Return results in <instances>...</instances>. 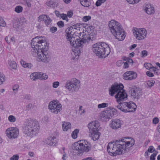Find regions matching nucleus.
Masks as SVG:
<instances>
[{
    "instance_id": "nucleus-1",
    "label": "nucleus",
    "mask_w": 160,
    "mask_h": 160,
    "mask_svg": "<svg viewBox=\"0 0 160 160\" xmlns=\"http://www.w3.org/2000/svg\"><path fill=\"white\" fill-rule=\"evenodd\" d=\"M42 36H37L33 38L31 42L32 49V55L37 58L44 62H48L50 58L48 54V45L45 40L42 39Z\"/></svg>"
},
{
    "instance_id": "nucleus-2",
    "label": "nucleus",
    "mask_w": 160,
    "mask_h": 160,
    "mask_svg": "<svg viewBox=\"0 0 160 160\" xmlns=\"http://www.w3.org/2000/svg\"><path fill=\"white\" fill-rule=\"evenodd\" d=\"M124 139L116 140L109 142L107 146L108 152L111 156L120 155L125 153L126 148L134 145V140L132 139L130 141L125 142Z\"/></svg>"
},
{
    "instance_id": "nucleus-3",
    "label": "nucleus",
    "mask_w": 160,
    "mask_h": 160,
    "mask_svg": "<svg viewBox=\"0 0 160 160\" xmlns=\"http://www.w3.org/2000/svg\"><path fill=\"white\" fill-rule=\"evenodd\" d=\"M39 129V125L37 120L30 118L25 121L22 132L27 136L32 138L38 132Z\"/></svg>"
},
{
    "instance_id": "nucleus-4",
    "label": "nucleus",
    "mask_w": 160,
    "mask_h": 160,
    "mask_svg": "<svg viewBox=\"0 0 160 160\" xmlns=\"http://www.w3.org/2000/svg\"><path fill=\"white\" fill-rule=\"evenodd\" d=\"M108 26L110 30L116 39L119 41L123 40L125 37V32L121 24L114 20L109 22Z\"/></svg>"
},
{
    "instance_id": "nucleus-5",
    "label": "nucleus",
    "mask_w": 160,
    "mask_h": 160,
    "mask_svg": "<svg viewBox=\"0 0 160 160\" xmlns=\"http://www.w3.org/2000/svg\"><path fill=\"white\" fill-rule=\"evenodd\" d=\"M100 123L97 120L92 121L88 125V127L90 133L89 136L93 141L97 140L99 138V131L100 129Z\"/></svg>"
},
{
    "instance_id": "nucleus-6",
    "label": "nucleus",
    "mask_w": 160,
    "mask_h": 160,
    "mask_svg": "<svg viewBox=\"0 0 160 160\" xmlns=\"http://www.w3.org/2000/svg\"><path fill=\"white\" fill-rule=\"evenodd\" d=\"M92 145L90 143L85 140H82L75 143L73 149L79 154L89 152L91 149Z\"/></svg>"
},
{
    "instance_id": "nucleus-7",
    "label": "nucleus",
    "mask_w": 160,
    "mask_h": 160,
    "mask_svg": "<svg viewBox=\"0 0 160 160\" xmlns=\"http://www.w3.org/2000/svg\"><path fill=\"white\" fill-rule=\"evenodd\" d=\"M117 108L124 112H134L136 111L137 106L132 102H123L117 106Z\"/></svg>"
},
{
    "instance_id": "nucleus-8",
    "label": "nucleus",
    "mask_w": 160,
    "mask_h": 160,
    "mask_svg": "<svg viewBox=\"0 0 160 160\" xmlns=\"http://www.w3.org/2000/svg\"><path fill=\"white\" fill-rule=\"evenodd\" d=\"M80 83L79 80L72 78L67 81L65 87L70 91L77 92L80 88Z\"/></svg>"
},
{
    "instance_id": "nucleus-9",
    "label": "nucleus",
    "mask_w": 160,
    "mask_h": 160,
    "mask_svg": "<svg viewBox=\"0 0 160 160\" xmlns=\"http://www.w3.org/2000/svg\"><path fill=\"white\" fill-rule=\"evenodd\" d=\"M132 31L133 35L138 40H142L146 37L147 32L144 28H134Z\"/></svg>"
},
{
    "instance_id": "nucleus-10",
    "label": "nucleus",
    "mask_w": 160,
    "mask_h": 160,
    "mask_svg": "<svg viewBox=\"0 0 160 160\" xmlns=\"http://www.w3.org/2000/svg\"><path fill=\"white\" fill-rule=\"evenodd\" d=\"M48 108L52 112L55 114H58L62 110L61 104L54 100L49 102Z\"/></svg>"
},
{
    "instance_id": "nucleus-11",
    "label": "nucleus",
    "mask_w": 160,
    "mask_h": 160,
    "mask_svg": "<svg viewBox=\"0 0 160 160\" xmlns=\"http://www.w3.org/2000/svg\"><path fill=\"white\" fill-rule=\"evenodd\" d=\"M6 133L7 137L10 139H12L17 138L19 134V131L17 128L11 127L8 128Z\"/></svg>"
},
{
    "instance_id": "nucleus-12",
    "label": "nucleus",
    "mask_w": 160,
    "mask_h": 160,
    "mask_svg": "<svg viewBox=\"0 0 160 160\" xmlns=\"http://www.w3.org/2000/svg\"><path fill=\"white\" fill-rule=\"evenodd\" d=\"M116 110L114 108L109 109L103 111L101 113V117L105 119H111L116 115Z\"/></svg>"
},
{
    "instance_id": "nucleus-13",
    "label": "nucleus",
    "mask_w": 160,
    "mask_h": 160,
    "mask_svg": "<svg viewBox=\"0 0 160 160\" xmlns=\"http://www.w3.org/2000/svg\"><path fill=\"white\" fill-rule=\"evenodd\" d=\"M115 97L117 102L119 104L123 101L127 100L128 96L125 91L122 89L117 93L115 95Z\"/></svg>"
},
{
    "instance_id": "nucleus-14",
    "label": "nucleus",
    "mask_w": 160,
    "mask_h": 160,
    "mask_svg": "<svg viewBox=\"0 0 160 160\" xmlns=\"http://www.w3.org/2000/svg\"><path fill=\"white\" fill-rule=\"evenodd\" d=\"M110 52V48L104 42L101 43V58H104L107 57Z\"/></svg>"
},
{
    "instance_id": "nucleus-15",
    "label": "nucleus",
    "mask_w": 160,
    "mask_h": 160,
    "mask_svg": "<svg viewBox=\"0 0 160 160\" xmlns=\"http://www.w3.org/2000/svg\"><path fill=\"white\" fill-rule=\"evenodd\" d=\"M123 87V85L121 84L112 85L109 89V94L111 96H113L115 94H116L119 91L122 90Z\"/></svg>"
},
{
    "instance_id": "nucleus-16",
    "label": "nucleus",
    "mask_w": 160,
    "mask_h": 160,
    "mask_svg": "<svg viewBox=\"0 0 160 160\" xmlns=\"http://www.w3.org/2000/svg\"><path fill=\"white\" fill-rule=\"evenodd\" d=\"M131 97L132 98L139 99L142 95V91L139 88H133L130 90Z\"/></svg>"
},
{
    "instance_id": "nucleus-17",
    "label": "nucleus",
    "mask_w": 160,
    "mask_h": 160,
    "mask_svg": "<svg viewBox=\"0 0 160 160\" xmlns=\"http://www.w3.org/2000/svg\"><path fill=\"white\" fill-rule=\"evenodd\" d=\"M137 73L133 71L126 72L123 75V78L126 80H132L135 79L137 77Z\"/></svg>"
},
{
    "instance_id": "nucleus-18",
    "label": "nucleus",
    "mask_w": 160,
    "mask_h": 160,
    "mask_svg": "<svg viewBox=\"0 0 160 160\" xmlns=\"http://www.w3.org/2000/svg\"><path fill=\"white\" fill-rule=\"evenodd\" d=\"M122 122L119 119H112L110 123V127L113 129H117L121 127Z\"/></svg>"
},
{
    "instance_id": "nucleus-19",
    "label": "nucleus",
    "mask_w": 160,
    "mask_h": 160,
    "mask_svg": "<svg viewBox=\"0 0 160 160\" xmlns=\"http://www.w3.org/2000/svg\"><path fill=\"white\" fill-rule=\"evenodd\" d=\"M66 33V38L68 40L71 41L75 40V37L73 36L74 34V30L71 28V26L65 30Z\"/></svg>"
},
{
    "instance_id": "nucleus-20",
    "label": "nucleus",
    "mask_w": 160,
    "mask_h": 160,
    "mask_svg": "<svg viewBox=\"0 0 160 160\" xmlns=\"http://www.w3.org/2000/svg\"><path fill=\"white\" fill-rule=\"evenodd\" d=\"M145 12L149 15L154 13L155 10L153 6L150 4H146L144 6Z\"/></svg>"
},
{
    "instance_id": "nucleus-21",
    "label": "nucleus",
    "mask_w": 160,
    "mask_h": 160,
    "mask_svg": "<svg viewBox=\"0 0 160 160\" xmlns=\"http://www.w3.org/2000/svg\"><path fill=\"white\" fill-rule=\"evenodd\" d=\"M68 41L70 42L71 45L75 48H78L79 47H82L83 43L82 40L78 38L76 39L75 38V40H72V41L71 40Z\"/></svg>"
},
{
    "instance_id": "nucleus-22",
    "label": "nucleus",
    "mask_w": 160,
    "mask_h": 160,
    "mask_svg": "<svg viewBox=\"0 0 160 160\" xmlns=\"http://www.w3.org/2000/svg\"><path fill=\"white\" fill-rule=\"evenodd\" d=\"M92 50L93 52L97 56L100 57V43H97L92 45Z\"/></svg>"
},
{
    "instance_id": "nucleus-23",
    "label": "nucleus",
    "mask_w": 160,
    "mask_h": 160,
    "mask_svg": "<svg viewBox=\"0 0 160 160\" xmlns=\"http://www.w3.org/2000/svg\"><path fill=\"white\" fill-rule=\"evenodd\" d=\"M45 142L50 146H54L56 145L57 141L56 137H50L45 140Z\"/></svg>"
},
{
    "instance_id": "nucleus-24",
    "label": "nucleus",
    "mask_w": 160,
    "mask_h": 160,
    "mask_svg": "<svg viewBox=\"0 0 160 160\" xmlns=\"http://www.w3.org/2000/svg\"><path fill=\"white\" fill-rule=\"evenodd\" d=\"M89 35L83 34L82 36L81 40L82 43H84L88 42L89 41L91 40L93 41L95 39V37L93 36L92 37Z\"/></svg>"
},
{
    "instance_id": "nucleus-25",
    "label": "nucleus",
    "mask_w": 160,
    "mask_h": 160,
    "mask_svg": "<svg viewBox=\"0 0 160 160\" xmlns=\"http://www.w3.org/2000/svg\"><path fill=\"white\" fill-rule=\"evenodd\" d=\"M71 127V124L69 122H64L62 124V128L64 131H67L68 129H70Z\"/></svg>"
},
{
    "instance_id": "nucleus-26",
    "label": "nucleus",
    "mask_w": 160,
    "mask_h": 160,
    "mask_svg": "<svg viewBox=\"0 0 160 160\" xmlns=\"http://www.w3.org/2000/svg\"><path fill=\"white\" fill-rule=\"evenodd\" d=\"M46 4L48 6L54 8L57 7L58 3L53 1H50L48 2H47Z\"/></svg>"
},
{
    "instance_id": "nucleus-27",
    "label": "nucleus",
    "mask_w": 160,
    "mask_h": 160,
    "mask_svg": "<svg viewBox=\"0 0 160 160\" xmlns=\"http://www.w3.org/2000/svg\"><path fill=\"white\" fill-rule=\"evenodd\" d=\"M21 63L22 65L25 68H31L32 67V65L30 63H26L23 60L21 61Z\"/></svg>"
},
{
    "instance_id": "nucleus-28",
    "label": "nucleus",
    "mask_w": 160,
    "mask_h": 160,
    "mask_svg": "<svg viewBox=\"0 0 160 160\" xmlns=\"http://www.w3.org/2000/svg\"><path fill=\"white\" fill-rule=\"evenodd\" d=\"M80 3L82 5L85 7H88L90 5L91 3L88 0H81Z\"/></svg>"
},
{
    "instance_id": "nucleus-29",
    "label": "nucleus",
    "mask_w": 160,
    "mask_h": 160,
    "mask_svg": "<svg viewBox=\"0 0 160 160\" xmlns=\"http://www.w3.org/2000/svg\"><path fill=\"white\" fill-rule=\"evenodd\" d=\"M38 72H35L31 74L30 75V78L33 80H35L37 79H39Z\"/></svg>"
},
{
    "instance_id": "nucleus-30",
    "label": "nucleus",
    "mask_w": 160,
    "mask_h": 160,
    "mask_svg": "<svg viewBox=\"0 0 160 160\" xmlns=\"http://www.w3.org/2000/svg\"><path fill=\"white\" fill-rule=\"evenodd\" d=\"M87 31L88 33V35L92 36L93 35V32H94V28L92 26H88L87 28Z\"/></svg>"
},
{
    "instance_id": "nucleus-31",
    "label": "nucleus",
    "mask_w": 160,
    "mask_h": 160,
    "mask_svg": "<svg viewBox=\"0 0 160 160\" xmlns=\"http://www.w3.org/2000/svg\"><path fill=\"white\" fill-rule=\"evenodd\" d=\"M8 64L12 69H16L17 68V65L15 62L9 61L8 62Z\"/></svg>"
},
{
    "instance_id": "nucleus-32",
    "label": "nucleus",
    "mask_w": 160,
    "mask_h": 160,
    "mask_svg": "<svg viewBox=\"0 0 160 160\" xmlns=\"http://www.w3.org/2000/svg\"><path fill=\"white\" fill-rule=\"evenodd\" d=\"M39 79L42 80H46L48 78V76L46 73H42L41 72H38Z\"/></svg>"
},
{
    "instance_id": "nucleus-33",
    "label": "nucleus",
    "mask_w": 160,
    "mask_h": 160,
    "mask_svg": "<svg viewBox=\"0 0 160 160\" xmlns=\"http://www.w3.org/2000/svg\"><path fill=\"white\" fill-rule=\"evenodd\" d=\"M79 129H76L72 132V136L73 138L76 139L77 137V134L79 132Z\"/></svg>"
},
{
    "instance_id": "nucleus-34",
    "label": "nucleus",
    "mask_w": 160,
    "mask_h": 160,
    "mask_svg": "<svg viewBox=\"0 0 160 160\" xmlns=\"http://www.w3.org/2000/svg\"><path fill=\"white\" fill-rule=\"evenodd\" d=\"M47 15H42L38 17V21L41 22L42 21H44L45 19L47 18Z\"/></svg>"
},
{
    "instance_id": "nucleus-35",
    "label": "nucleus",
    "mask_w": 160,
    "mask_h": 160,
    "mask_svg": "<svg viewBox=\"0 0 160 160\" xmlns=\"http://www.w3.org/2000/svg\"><path fill=\"white\" fill-rule=\"evenodd\" d=\"M22 7L20 6H16L15 8V11L18 13L22 12Z\"/></svg>"
},
{
    "instance_id": "nucleus-36",
    "label": "nucleus",
    "mask_w": 160,
    "mask_h": 160,
    "mask_svg": "<svg viewBox=\"0 0 160 160\" xmlns=\"http://www.w3.org/2000/svg\"><path fill=\"white\" fill-rule=\"evenodd\" d=\"M155 83V81L153 80H150L147 81V85L148 87L151 88L152 86H153Z\"/></svg>"
},
{
    "instance_id": "nucleus-37",
    "label": "nucleus",
    "mask_w": 160,
    "mask_h": 160,
    "mask_svg": "<svg viewBox=\"0 0 160 160\" xmlns=\"http://www.w3.org/2000/svg\"><path fill=\"white\" fill-rule=\"evenodd\" d=\"M5 81V78L4 75L0 73V85L2 84Z\"/></svg>"
},
{
    "instance_id": "nucleus-38",
    "label": "nucleus",
    "mask_w": 160,
    "mask_h": 160,
    "mask_svg": "<svg viewBox=\"0 0 160 160\" xmlns=\"http://www.w3.org/2000/svg\"><path fill=\"white\" fill-rule=\"evenodd\" d=\"M8 120L11 122H14L16 121V118L14 116L11 115L8 117Z\"/></svg>"
},
{
    "instance_id": "nucleus-39",
    "label": "nucleus",
    "mask_w": 160,
    "mask_h": 160,
    "mask_svg": "<svg viewBox=\"0 0 160 160\" xmlns=\"http://www.w3.org/2000/svg\"><path fill=\"white\" fill-rule=\"evenodd\" d=\"M80 24L77 23L71 26V28H72H72L74 30V29H77L80 28Z\"/></svg>"
},
{
    "instance_id": "nucleus-40",
    "label": "nucleus",
    "mask_w": 160,
    "mask_h": 160,
    "mask_svg": "<svg viewBox=\"0 0 160 160\" xmlns=\"http://www.w3.org/2000/svg\"><path fill=\"white\" fill-rule=\"evenodd\" d=\"M51 22V19L48 16H47V18H46V19H45L44 21V22L45 24L46 25H48Z\"/></svg>"
},
{
    "instance_id": "nucleus-41",
    "label": "nucleus",
    "mask_w": 160,
    "mask_h": 160,
    "mask_svg": "<svg viewBox=\"0 0 160 160\" xmlns=\"http://www.w3.org/2000/svg\"><path fill=\"white\" fill-rule=\"evenodd\" d=\"M158 152L155 151V152H154L152 154L150 157V160H155V157L157 155Z\"/></svg>"
},
{
    "instance_id": "nucleus-42",
    "label": "nucleus",
    "mask_w": 160,
    "mask_h": 160,
    "mask_svg": "<svg viewBox=\"0 0 160 160\" xmlns=\"http://www.w3.org/2000/svg\"><path fill=\"white\" fill-rule=\"evenodd\" d=\"M145 67L147 69L152 68V66L149 63H145L144 64Z\"/></svg>"
},
{
    "instance_id": "nucleus-43",
    "label": "nucleus",
    "mask_w": 160,
    "mask_h": 160,
    "mask_svg": "<svg viewBox=\"0 0 160 160\" xmlns=\"http://www.w3.org/2000/svg\"><path fill=\"white\" fill-rule=\"evenodd\" d=\"M91 19V17L90 16H85L83 17L82 20L84 22H86Z\"/></svg>"
},
{
    "instance_id": "nucleus-44",
    "label": "nucleus",
    "mask_w": 160,
    "mask_h": 160,
    "mask_svg": "<svg viewBox=\"0 0 160 160\" xmlns=\"http://www.w3.org/2000/svg\"><path fill=\"white\" fill-rule=\"evenodd\" d=\"M60 18H62L63 20H66L67 22L68 21V19L67 18V16L66 14H62Z\"/></svg>"
},
{
    "instance_id": "nucleus-45",
    "label": "nucleus",
    "mask_w": 160,
    "mask_h": 160,
    "mask_svg": "<svg viewBox=\"0 0 160 160\" xmlns=\"http://www.w3.org/2000/svg\"><path fill=\"white\" fill-rule=\"evenodd\" d=\"M74 52L75 56H79L80 54V53H81V51H80L79 49H78V48H76V49L74 50Z\"/></svg>"
},
{
    "instance_id": "nucleus-46",
    "label": "nucleus",
    "mask_w": 160,
    "mask_h": 160,
    "mask_svg": "<svg viewBox=\"0 0 160 160\" xmlns=\"http://www.w3.org/2000/svg\"><path fill=\"white\" fill-rule=\"evenodd\" d=\"M141 54L142 57H146L148 55V52L146 50H143L141 52Z\"/></svg>"
},
{
    "instance_id": "nucleus-47",
    "label": "nucleus",
    "mask_w": 160,
    "mask_h": 160,
    "mask_svg": "<svg viewBox=\"0 0 160 160\" xmlns=\"http://www.w3.org/2000/svg\"><path fill=\"white\" fill-rule=\"evenodd\" d=\"M19 159V156L16 154L14 155L10 158V160H18Z\"/></svg>"
},
{
    "instance_id": "nucleus-48",
    "label": "nucleus",
    "mask_w": 160,
    "mask_h": 160,
    "mask_svg": "<svg viewBox=\"0 0 160 160\" xmlns=\"http://www.w3.org/2000/svg\"><path fill=\"white\" fill-rule=\"evenodd\" d=\"M57 25L59 28H61L63 27L64 23L63 21H60L57 22Z\"/></svg>"
},
{
    "instance_id": "nucleus-49",
    "label": "nucleus",
    "mask_w": 160,
    "mask_h": 160,
    "mask_svg": "<svg viewBox=\"0 0 160 160\" xmlns=\"http://www.w3.org/2000/svg\"><path fill=\"white\" fill-rule=\"evenodd\" d=\"M155 151L154 148L153 146H150L148 150V152L150 153H152L153 152Z\"/></svg>"
},
{
    "instance_id": "nucleus-50",
    "label": "nucleus",
    "mask_w": 160,
    "mask_h": 160,
    "mask_svg": "<svg viewBox=\"0 0 160 160\" xmlns=\"http://www.w3.org/2000/svg\"><path fill=\"white\" fill-rule=\"evenodd\" d=\"M6 25V24L5 22L4 21L3 19L2 18H1L0 21V26L5 27Z\"/></svg>"
},
{
    "instance_id": "nucleus-51",
    "label": "nucleus",
    "mask_w": 160,
    "mask_h": 160,
    "mask_svg": "<svg viewBox=\"0 0 160 160\" xmlns=\"http://www.w3.org/2000/svg\"><path fill=\"white\" fill-rule=\"evenodd\" d=\"M159 122V119L157 117L154 118L153 119L152 122L154 124H157Z\"/></svg>"
},
{
    "instance_id": "nucleus-52",
    "label": "nucleus",
    "mask_w": 160,
    "mask_h": 160,
    "mask_svg": "<svg viewBox=\"0 0 160 160\" xmlns=\"http://www.w3.org/2000/svg\"><path fill=\"white\" fill-rule=\"evenodd\" d=\"M57 31V28L56 27H51L50 29V31L52 33H54Z\"/></svg>"
},
{
    "instance_id": "nucleus-53",
    "label": "nucleus",
    "mask_w": 160,
    "mask_h": 160,
    "mask_svg": "<svg viewBox=\"0 0 160 160\" xmlns=\"http://www.w3.org/2000/svg\"><path fill=\"white\" fill-rule=\"evenodd\" d=\"M59 82L57 81L54 82L52 83V86L54 88H56L59 85Z\"/></svg>"
},
{
    "instance_id": "nucleus-54",
    "label": "nucleus",
    "mask_w": 160,
    "mask_h": 160,
    "mask_svg": "<svg viewBox=\"0 0 160 160\" xmlns=\"http://www.w3.org/2000/svg\"><path fill=\"white\" fill-rule=\"evenodd\" d=\"M19 88V86L18 84L15 85L12 87V90L14 91H18V89Z\"/></svg>"
},
{
    "instance_id": "nucleus-55",
    "label": "nucleus",
    "mask_w": 160,
    "mask_h": 160,
    "mask_svg": "<svg viewBox=\"0 0 160 160\" xmlns=\"http://www.w3.org/2000/svg\"><path fill=\"white\" fill-rule=\"evenodd\" d=\"M124 60L126 61V62H127L128 63H132L133 62V60L131 58H126V59H124Z\"/></svg>"
},
{
    "instance_id": "nucleus-56",
    "label": "nucleus",
    "mask_w": 160,
    "mask_h": 160,
    "mask_svg": "<svg viewBox=\"0 0 160 160\" xmlns=\"http://www.w3.org/2000/svg\"><path fill=\"white\" fill-rule=\"evenodd\" d=\"M146 74L149 77H152L154 76L153 73L149 71H147L146 72Z\"/></svg>"
},
{
    "instance_id": "nucleus-57",
    "label": "nucleus",
    "mask_w": 160,
    "mask_h": 160,
    "mask_svg": "<svg viewBox=\"0 0 160 160\" xmlns=\"http://www.w3.org/2000/svg\"><path fill=\"white\" fill-rule=\"evenodd\" d=\"M108 103H103L101 104V108H104L107 107L108 106Z\"/></svg>"
},
{
    "instance_id": "nucleus-58",
    "label": "nucleus",
    "mask_w": 160,
    "mask_h": 160,
    "mask_svg": "<svg viewBox=\"0 0 160 160\" xmlns=\"http://www.w3.org/2000/svg\"><path fill=\"white\" fill-rule=\"evenodd\" d=\"M73 15V12H72L70 11H68L67 12V16H68L69 18H71Z\"/></svg>"
},
{
    "instance_id": "nucleus-59",
    "label": "nucleus",
    "mask_w": 160,
    "mask_h": 160,
    "mask_svg": "<svg viewBox=\"0 0 160 160\" xmlns=\"http://www.w3.org/2000/svg\"><path fill=\"white\" fill-rule=\"evenodd\" d=\"M55 13L58 17H60L62 14H60L58 11L56 10L55 11Z\"/></svg>"
},
{
    "instance_id": "nucleus-60",
    "label": "nucleus",
    "mask_w": 160,
    "mask_h": 160,
    "mask_svg": "<svg viewBox=\"0 0 160 160\" xmlns=\"http://www.w3.org/2000/svg\"><path fill=\"white\" fill-rule=\"evenodd\" d=\"M32 105L31 103L29 104L26 107L27 110H29L32 107Z\"/></svg>"
},
{
    "instance_id": "nucleus-61",
    "label": "nucleus",
    "mask_w": 160,
    "mask_h": 160,
    "mask_svg": "<svg viewBox=\"0 0 160 160\" xmlns=\"http://www.w3.org/2000/svg\"><path fill=\"white\" fill-rule=\"evenodd\" d=\"M129 67L128 63L127 62H124L123 68H128Z\"/></svg>"
},
{
    "instance_id": "nucleus-62",
    "label": "nucleus",
    "mask_w": 160,
    "mask_h": 160,
    "mask_svg": "<svg viewBox=\"0 0 160 160\" xmlns=\"http://www.w3.org/2000/svg\"><path fill=\"white\" fill-rule=\"evenodd\" d=\"M127 2L130 4H135L134 0H126Z\"/></svg>"
},
{
    "instance_id": "nucleus-63",
    "label": "nucleus",
    "mask_w": 160,
    "mask_h": 160,
    "mask_svg": "<svg viewBox=\"0 0 160 160\" xmlns=\"http://www.w3.org/2000/svg\"><path fill=\"white\" fill-rule=\"evenodd\" d=\"M34 152H28V155H29L31 157H33L34 156Z\"/></svg>"
},
{
    "instance_id": "nucleus-64",
    "label": "nucleus",
    "mask_w": 160,
    "mask_h": 160,
    "mask_svg": "<svg viewBox=\"0 0 160 160\" xmlns=\"http://www.w3.org/2000/svg\"><path fill=\"white\" fill-rule=\"evenodd\" d=\"M96 5L97 6H100V0H98L96 3Z\"/></svg>"
}]
</instances>
